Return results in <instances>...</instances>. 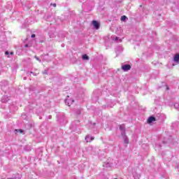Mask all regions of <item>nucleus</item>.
Segmentation results:
<instances>
[{"instance_id": "nucleus-1", "label": "nucleus", "mask_w": 179, "mask_h": 179, "mask_svg": "<svg viewBox=\"0 0 179 179\" xmlns=\"http://www.w3.org/2000/svg\"><path fill=\"white\" fill-rule=\"evenodd\" d=\"M122 71H124V72H127V71H129L131 69V65L124 64L122 66Z\"/></svg>"}, {"instance_id": "nucleus-2", "label": "nucleus", "mask_w": 179, "mask_h": 179, "mask_svg": "<svg viewBox=\"0 0 179 179\" xmlns=\"http://www.w3.org/2000/svg\"><path fill=\"white\" fill-rule=\"evenodd\" d=\"M120 130L122 136H125V125L121 124L120 126Z\"/></svg>"}, {"instance_id": "nucleus-3", "label": "nucleus", "mask_w": 179, "mask_h": 179, "mask_svg": "<svg viewBox=\"0 0 179 179\" xmlns=\"http://www.w3.org/2000/svg\"><path fill=\"white\" fill-rule=\"evenodd\" d=\"M92 26H94V27L98 30V29L100 28V24H99V22L96 20L92 21Z\"/></svg>"}, {"instance_id": "nucleus-4", "label": "nucleus", "mask_w": 179, "mask_h": 179, "mask_svg": "<svg viewBox=\"0 0 179 179\" xmlns=\"http://www.w3.org/2000/svg\"><path fill=\"white\" fill-rule=\"evenodd\" d=\"M8 101H9V96H8L7 95H4L1 98V103H8Z\"/></svg>"}, {"instance_id": "nucleus-5", "label": "nucleus", "mask_w": 179, "mask_h": 179, "mask_svg": "<svg viewBox=\"0 0 179 179\" xmlns=\"http://www.w3.org/2000/svg\"><path fill=\"white\" fill-rule=\"evenodd\" d=\"M73 99H65V103L67 106H69V107H70L71 104H73Z\"/></svg>"}, {"instance_id": "nucleus-6", "label": "nucleus", "mask_w": 179, "mask_h": 179, "mask_svg": "<svg viewBox=\"0 0 179 179\" xmlns=\"http://www.w3.org/2000/svg\"><path fill=\"white\" fill-rule=\"evenodd\" d=\"M86 142H92V141H94V137L92 136H87L85 137Z\"/></svg>"}, {"instance_id": "nucleus-7", "label": "nucleus", "mask_w": 179, "mask_h": 179, "mask_svg": "<svg viewBox=\"0 0 179 179\" xmlns=\"http://www.w3.org/2000/svg\"><path fill=\"white\" fill-rule=\"evenodd\" d=\"M153 121H156V117H155L150 116V117H148V124H152V122H153Z\"/></svg>"}, {"instance_id": "nucleus-8", "label": "nucleus", "mask_w": 179, "mask_h": 179, "mask_svg": "<svg viewBox=\"0 0 179 179\" xmlns=\"http://www.w3.org/2000/svg\"><path fill=\"white\" fill-rule=\"evenodd\" d=\"M173 61H174V62H179V54H176L174 56Z\"/></svg>"}, {"instance_id": "nucleus-9", "label": "nucleus", "mask_w": 179, "mask_h": 179, "mask_svg": "<svg viewBox=\"0 0 179 179\" xmlns=\"http://www.w3.org/2000/svg\"><path fill=\"white\" fill-rule=\"evenodd\" d=\"M122 136L124 143L128 144L129 141H128V137H127V135L124 134V136Z\"/></svg>"}, {"instance_id": "nucleus-10", "label": "nucleus", "mask_w": 179, "mask_h": 179, "mask_svg": "<svg viewBox=\"0 0 179 179\" xmlns=\"http://www.w3.org/2000/svg\"><path fill=\"white\" fill-rule=\"evenodd\" d=\"M82 59L84 60V61H89V56H87V55H83L82 56Z\"/></svg>"}, {"instance_id": "nucleus-11", "label": "nucleus", "mask_w": 179, "mask_h": 179, "mask_svg": "<svg viewBox=\"0 0 179 179\" xmlns=\"http://www.w3.org/2000/svg\"><path fill=\"white\" fill-rule=\"evenodd\" d=\"M126 19H128V17H127V16H125V15H122L121 17L120 20H122V22H125Z\"/></svg>"}, {"instance_id": "nucleus-12", "label": "nucleus", "mask_w": 179, "mask_h": 179, "mask_svg": "<svg viewBox=\"0 0 179 179\" xmlns=\"http://www.w3.org/2000/svg\"><path fill=\"white\" fill-rule=\"evenodd\" d=\"M174 108L176 109V110H179V103H176L174 104Z\"/></svg>"}, {"instance_id": "nucleus-13", "label": "nucleus", "mask_w": 179, "mask_h": 179, "mask_svg": "<svg viewBox=\"0 0 179 179\" xmlns=\"http://www.w3.org/2000/svg\"><path fill=\"white\" fill-rule=\"evenodd\" d=\"M112 40H115V41H117L118 40V37L115 36H113L111 37Z\"/></svg>"}, {"instance_id": "nucleus-14", "label": "nucleus", "mask_w": 179, "mask_h": 179, "mask_svg": "<svg viewBox=\"0 0 179 179\" xmlns=\"http://www.w3.org/2000/svg\"><path fill=\"white\" fill-rule=\"evenodd\" d=\"M34 58L36 59V61H38V62H41V59H40V58H38V57L34 56Z\"/></svg>"}, {"instance_id": "nucleus-15", "label": "nucleus", "mask_w": 179, "mask_h": 179, "mask_svg": "<svg viewBox=\"0 0 179 179\" xmlns=\"http://www.w3.org/2000/svg\"><path fill=\"white\" fill-rule=\"evenodd\" d=\"M5 55H8V57H9V52L8 51H6Z\"/></svg>"}, {"instance_id": "nucleus-16", "label": "nucleus", "mask_w": 179, "mask_h": 179, "mask_svg": "<svg viewBox=\"0 0 179 179\" xmlns=\"http://www.w3.org/2000/svg\"><path fill=\"white\" fill-rule=\"evenodd\" d=\"M31 38H34V37H36V34H32V35L31 36Z\"/></svg>"}, {"instance_id": "nucleus-17", "label": "nucleus", "mask_w": 179, "mask_h": 179, "mask_svg": "<svg viewBox=\"0 0 179 179\" xmlns=\"http://www.w3.org/2000/svg\"><path fill=\"white\" fill-rule=\"evenodd\" d=\"M27 47H31V45H29V44H26V45H25V48H27Z\"/></svg>"}, {"instance_id": "nucleus-18", "label": "nucleus", "mask_w": 179, "mask_h": 179, "mask_svg": "<svg viewBox=\"0 0 179 179\" xmlns=\"http://www.w3.org/2000/svg\"><path fill=\"white\" fill-rule=\"evenodd\" d=\"M43 75H47V70H45V71H43Z\"/></svg>"}, {"instance_id": "nucleus-19", "label": "nucleus", "mask_w": 179, "mask_h": 179, "mask_svg": "<svg viewBox=\"0 0 179 179\" xmlns=\"http://www.w3.org/2000/svg\"><path fill=\"white\" fill-rule=\"evenodd\" d=\"M19 131L20 132V134H23V130L20 129Z\"/></svg>"}, {"instance_id": "nucleus-20", "label": "nucleus", "mask_w": 179, "mask_h": 179, "mask_svg": "<svg viewBox=\"0 0 179 179\" xmlns=\"http://www.w3.org/2000/svg\"><path fill=\"white\" fill-rule=\"evenodd\" d=\"M52 6H54V8H55V6H57L56 3H53Z\"/></svg>"}, {"instance_id": "nucleus-21", "label": "nucleus", "mask_w": 179, "mask_h": 179, "mask_svg": "<svg viewBox=\"0 0 179 179\" xmlns=\"http://www.w3.org/2000/svg\"><path fill=\"white\" fill-rule=\"evenodd\" d=\"M10 55H13V52H10Z\"/></svg>"}, {"instance_id": "nucleus-22", "label": "nucleus", "mask_w": 179, "mask_h": 179, "mask_svg": "<svg viewBox=\"0 0 179 179\" xmlns=\"http://www.w3.org/2000/svg\"><path fill=\"white\" fill-rule=\"evenodd\" d=\"M106 167H110V164H107Z\"/></svg>"}, {"instance_id": "nucleus-23", "label": "nucleus", "mask_w": 179, "mask_h": 179, "mask_svg": "<svg viewBox=\"0 0 179 179\" xmlns=\"http://www.w3.org/2000/svg\"><path fill=\"white\" fill-rule=\"evenodd\" d=\"M121 39H119V41H117V43H121Z\"/></svg>"}, {"instance_id": "nucleus-24", "label": "nucleus", "mask_w": 179, "mask_h": 179, "mask_svg": "<svg viewBox=\"0 0 179 179\" xmlns=\"http://www.w3.org/2000/svg\"><path fill=\"white\" fill-rule=\"evenodd\" d=\"M30 73H33L35 76V74H34V73H33V71H31Z\"/></svg>"}, {"instance_id": "nucleus-25", "label": "nucleus", "mask_w": 179, "mask_h": 179, "mask_svg": "<svg viewBox=\"0 0 179 179\" xmlns=\"http://www.w3.org/2000/svg\"><path fill=\"white\" fill-rule=\"evenodd\" d=\"M166 90H169V87H166Z\"/></svg>"}, {"instance_id": "nucleus-26", "label": "nucleus", "mask_w": 179, "mask_h": 179, "mask_svg": "<svg viewBox=\"0 0 179 179\" xmlns=\"http://www.w3.org/2000/svg\"><path fill=\"white\" fill-rule=\"evenodd\" d=\"M159 148H162V145H159Z\"/></svg>"}, {"instance_id": "nucleus-27", "label": "nucleus", "mask_w": 179, "mask_h": 179, "mask_svg": "<svg viewBox=\"0 0 179 179\" xmlns=\"http://www.w3.org/2000/svg\"><path fill=\"white\" fill-rule=\"evenodd\" d=\"M24 80H26V78H24Z\"/></svg>"}, {"instance_id": "nucleus-28", "label": "nucleus", "mask_w": 179, "mask_h": 179, "mask_svg": "<svg viewBox=\"0 0 179 179\" xmlns=\"http://www.w3.org/2000/svg\"><path fill=\"white\" fill-rule=\"evenodd\" d=\"M155 148H157V145H156V147Z\"/></svg>"}, {"instance_id": "nucleus-29", "label": "nucleus", "mask_w": 179, "mask_h": 179, "mask_svg": "<svg viewBox=\"0 0 179 179\" xmlns=\"http://www.w3.org/2000/svg\"><path fill=\"white\" fill-rule=\"evenodd\" d=\"M115 179H117V178H115Z\"/></svg>"}]
</instances>
